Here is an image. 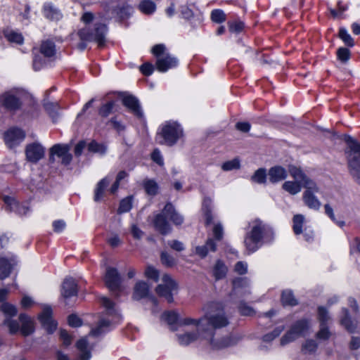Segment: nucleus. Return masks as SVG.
Segmentation results:
<instances>
[{
    "label": "nucleus",
    "mask_w": 360,
    "mask_h": 360,
    "mask_svg": "<svg viewBox=\"0 0 360 360\" xmlns=\"http://www.w3.org/2000/svg\"><path fill=\"white\" fill-rule=\"evenodd\" d=\"M112 179V176L108 175L105 178L102 179L96 185L94 191V199L96 202L101 200L105 194L106 188Z\"/></svg>",
    "instance_id": "24"
},
{
    "label": "nucleus",
    "mask_w": 360,
    "mask_h": 360,
    "mask_svg": "<svg viewBox=\"0 0 360 360\" xmlns=\"http://www.w3.org/2000/svg\"><path fill=\"white\" fill-rule=\"evenodd\" d=\"M239 168H240V161L237 158L225 162L221 165V169L224 171H231V170L237 169Z\"/></svg>",
    "instance_id": "43"
},
{
    "label": "nucleus",
    "mask_w": 360,
    "mask_h": 360,
    "mask_svg": "<svg viewBox=\"0 0 360 360\" xmlns=\"http://www.w3.org/2000/svg\"><path fill=\"white\" fill-rule=\"evenodd\" d=\"M305 221L304 216L302 214H295L292 218V229L295 235L304 233V237L307 241H309L313 238V231L305 227L303 229Z\"/></svg>",
    "instance_id": "15"
},
{
    "label": "nucleus",
    "mask_w": 360,
    "mask_h": 360,
    "mask_svg": "<svg viewBox=\"0 0 360 360\" xmlns=\"http://www.w3.org/2000/svg\"><path fill=\"white\" fill-rule=\"evenodd\" d=\"M319 320L320 321V330L316 334L317 338L320 340H327L330 335V333L326 327V324L329 320V316L326 310L323 307H319L318 309Z\"/></svg>",
    "instance_id": "19"
},
{
    "label": "nucleus",
    "mask_w": 360,
    "mask_h": 360,
    "mask_svg": "<svg viewBox=\"0 0 360 360\" xmlns=\"http://www.w3.org/2000/svg\"><path fill=\"white\" fill-rule=\"evenodd\" d=\"M152 53L157 58L155 65L156 68L160 72H167L178 64V60L166 51L163 44L154 46L152 49Z\"/></svg>",
    "instance_id": "7"
},
{
    "label": "nucleus",
    "mask_w": 360,
    "mask_h": 360,
    "mask_svg": "<svg viewBox=\"0 0 360 360\" xmlns=\"http://www.w3.org/2000/svg\"><path fill=\"white\" fill-rule=\"evenodd\" d=\"M350 252L353 254H359L360 255V240L359 238H354L351 244Z\"/></svg>",
    "instance_id": "64"
},
{
    "label": "nucleus",
    "mask_w": 360,
    "mask_h": 360,
    "mask_svg": "<svg viewBox=\"0 0 360 360\" xmlns=\"http://www.w3.org/2000/svg\"><path fill=\"white\" fill-rule=\"evenodd\" d=\"M144 188L149 195H155L158 192V186L153 180H147L144 183Z\"/></svg>",
    "instance_id": "50"
},
{
    "label": "nucleus",
    "mask_w": 360,
    "mask_h": 360,
    "mask_svg": "<svg viewBox=\"0 0 360 360\" xmlns=\"http://www.w3.org/2000/svg\"><path fill=\"white\" fill-rule=\"evenodd\" d=\"M234 269L238 274H245L248 271V264L243 262H238L236 264Z\"/></svg>",
    "instance_id": "59"
},
{
    "label": "nucleus",
    "mask_w": 360,
    "mask_h": 360,
    "mask_svg": "<svg viewBox=\"0 0 360 360\" xmlns=\"http://www.w3.org/2000/svg\"><path fill=\"white\" fill-rule=\"evenodd\" d=\"M55 156L61 158L62 162L68 165L72 160V155L69 153V148L66 145L56 144L50 150V159L54 160Z\"/></svg>",
    "instance_id": "17"
},
{
    "label": "nucleus",
    "mask_w": 360,
    "mask_h": 360,
    "mask_svg": "<svg viewBox=\"0 0 360 360\" xmlns=\"http://www.w3.org/2000/svg\"><path fill=\"white\" fill-rule=\"evenodd\" d=\"M304 191L302 195V200L306 206L314 210H319L321 207V202L316 194L321 193L318 185L312 180H306L305 185H303Z\"/></svg>",
    "instance_id": "8"
},
{
    "label": "nucleus",
    "mask_w": 360,
    "mask_h": 360,
    "mask_svg": "<svg viewBox=\"0 0 360 360\" xmlns=\"http://www.w3.org/2000/svg\"><path fill=\"white\" fill-rule=\"evenodd\" d=\"M1 310L6 316H15L18 311L15 305L8 302L4 303L2 304Z\"/></svg>",
    "instance_id": "46"
},
{
    "label": "nucleus",
    "mask_w": 360,
    "mask_h": 360,
    "mask_svg": "<svg viewBox=\"0 0 360 360\" xmlns=\"http://www.w3.org/2000/svg\"><path fill=\"white\" fill-rule=\"evenodd\" d=\"M160 260L163 265L169 267L174 266L176 263V259L165 252L161 253Z\"/></svg>",
    "instance_id": "42"
},
{
    "label": "nucleus",
    "mask_w": 360,
    "mask_h": 360,
    "mask_svg": "<svg viewBox=\"0 0 360 360\" xmlns=\"http://www.w3.org/2000/svg\"><path fill=\"white\" fill-rule=\"evenodd\" d=\"M77 287L75 281L72 278H66L62 285L61 294L64 297L76 295Z\"/></svg>",
    "instance_id": "25"
},
{
    "label": "nucleus",
    "mask_w": 360,
    "mask_h": 360,
    "mask_svg": "<svg viewBox=\"0 0 360 360\" xmlns=\"http://www.w3.org/2000/svg\"><path fill=\"white\" fill-rule=\"evenodd\" d=\"M161 319L169 325H172L179 321V316L177 313L174 311H165L162 314Z\"/></svg>",
    "instance_id": "38"
},
{
    "label": "nucleus",
    "mask_w": 360,
    "mask_h": 360,
    "mask_svg": "<svg viewBox=\"0 0 360 360\" xmlns=\"http://www.w3.org/2000/svg\"><path fill=\"white\" fill-rule=\"evenodd\" d=\"M19 320L21 323L20 332L24 336L33 333L34 329V322L30 316L22 314L19 316Z\"/></svg>",
    "instance_id": "26"
},
{
    "label": "nucleus",
    "mask_w": 360,
    "mask_h": 360,
    "mask_svg": "<svg viewBox=\"0 0 360 360\" xmlns=\"http://www.w3.org/2000/svg\"><path fill=\"white\" fill-rule=\"evenodd\" d=\"M349 150L347 159L349 172L355 181L360 184V144L349 137L347 140Z\"/></svg>",
    "instance_id": "6"
},
{
    "label": "nucleus",
    "mask_w": 360,
    "mask_h": 360,
    "mask_svg": "<svg viewBox=\"0 0 360 360\" xmlns=\"http://www.w3.org/2000/svg\"><path fill=\"white\" fill-rule=\"evenodd\" d=\"M145 276L149 279L158 281L159 277L158 271L152 266H148L145 270Z\"/></svg>",
    "instance_id": "53"
},
{
    "label": "nucleus",
    "mask_w": 360,
    "mask_h": 360,
    "mask_svg": "<svg viewBox=\"0 0 360 360\" xmlns=\"http://www.w3.org/2000/svg\"><path fill=\"white\" fill-rule=\"evenodd\" d=\"M20 92L17 90L6 91L0 96V105L8 110H15L20 106Z\"/></svg>",
    "instance_id": "13"
},
{
    "label": "nucleus",
    "mask_w": 360,
    "mask_h": 360,
    "mask_svg": "<svg viewBox=\"0 0 360 360\" xmlns=\"http://www.w3.org/2000/svg\"><path fill=\"white\" fill-rule=\"evenodd\" d=\"M344 317L341 319V324L349 331L352 332L355 328V324L347 316V310H343Z\"/></svg>",
    "instance_id": "44"
},
{
    "label": "nucleus",
    "mask_w": 360,
    "mask_h": 360,
    "mask_svg": "<svg viewBox=\"0 0 360 360\" xmlns=\"http://www.w3.org/2000/svg\"><path fill=\"white\" fill-rule=\"evenodd\" d=\"M14 264V259L8 260L4 257H0V279H4L8 276Z\"/></svg>",
    "instance_id": "30"
},
{
    "label": "nucleus",
    "mask_w": 360,
    "mask_h": 360,
    "mask_svg": "<svg viewBox=\"0 0 360 360\" xmlns=\"http://www.w3.org/2000/svg\"><path fill=\"white\" fill-rule=\"evenodd\" d=\"M25 154L28 161L37 162L44 156V148L41 144L34 143L27 146Z\"/></svg>",
    "instance_id": "20"
},
{
    "label": "nucleus",
    "mask_w": 360,
    "mask_h": 360,
    "mask_svg": "<svg viewBox=\"0 0 360 360\" xmlns=\"http://www.w3.org/2000/svg\"><path fill=\"white\" fill-rule=\"evenodd\" d=\"M4 35L6 39L11 43H15L17 44H22L23 43L24 38L22 35L16 31L6 30L4 32Z\"/></svg>",
    "instance_id": "34"
},
{
    "label": "nucleus",
    "mask_w": 360,
    "mask_h": 360,
    "mask_svg": "<svg viewBox=\"0 0 360 360\" xmlns=\"http://www.w3.org/2000/svg\"><path fill=\"white\" fill-rule=\"evenodd\" d=\"M266 173L265 169H259L257 170L254 175L252 176V180L254 182L258 183V184H263L266 181Z\"/></svg>",
    "instance_id": "45"
},
{
    "label": "nucleus",
    "mask_w": 360,
    "mask_h": 360,
    "mask_svg": "<svg viewBox=\"0 0 360 360\" xmlns=\"http://www.w3.org/2000/svg\"><path fill=\"white\" fill-rule=\"evenodd\" d=\"M226 273L227 267L222 262L218 260L213 268V274L214 277L216 279L223 278L226 276Z\"/></svg>",
    "instance_id": "35"
},
{
    "label": "nucleus",
    "mask_w": 360,
    "mask_h": 360,
    "mask_svg": "<svg viewBox=\"0 0 360 360\" xmlns=\"http://www.w3.org/2000/svg\"><path fill=\"white\" fill-rule=\"evenodd\" d=\"M25 137V134L22 129L12 128L5 133L4 140L9 148H13L22 142Z\"/></svg>",
    "instance_id": "18"
},
{
    "label": "nucleus",
    "mask_w": 360,
    "mask_h": 360,
    "mask_svg": "<svg viewBox=\"0 0 360 360\" xmlns=\"http://www.w3.org/2000/svg\"><path fill=\"white\" fill-rule=\"evenodd\" d=\"M44 15L51 20H58L62 18V14L56 8L50 4H46L43 8Z\"/></svg>",
    "instance_id": "32"
},
{
    "label": "nucleus",
    "mask_w": 360,
    "mask_h": 360,
    "mask_svg": "<svg viewBox=\"0 0 360 360\" xmlns=\"http://www.w3.org/2000/svg\"><path fill=\"white\" fill-rule=\"evenodd\" d=\"M325 213L330 217V219L334 221L340 227L345 226V221L342 220H338L335 218L333 208L329 204H326L324 206Z\"/></svg>",
    "instance_id": "40"
},
{
    "label": "nucleus",
    "mask_w": 360,
    "mask_h": 360,
    "mask_svg": "<svg viewBox=\"0 0 360 360\" xmlns=\"http://www.w3.org/2000/svg\"><path fill=\"white\" fill-rule=\"evenodd\" d=\"M155 290L160 296L165 297L168 302H172L173 293L177 290V284L171 276L165 274L162 277V283L157 286Z\"/></svg>",
    "instance_id": "11"
},
{
    "label": "nucleus",
    "mask_w": 360,
    "mask_h": 360,
    "mask_svg": "<svg viewBox=\"0 0 360 360\" xmlns=\"http://www.w3.org/2000/svg\"><path fill=\"white\" fill-rule=\"evenodd\" d=\"M167 219H169L175 225H181L184 222V217L175 211L173 205L167 204L162 213L157 214L153 221L155 229L162 234L171 231V226Z\"/></svg>",
    "instance_id": "3"
},
{
    "label": "nucleus",
    "mask_w": 360,
    "mask_h": 360,
    "mask_svg": "<svg viewBox=\"0 0 360 360\" xmlns=\"http://www.w3.org/2000/svg\"><path fill=\"white\" fill-rule=\"evenodd\" d=\"M107 32L106 26L103 24H96L94 32H89L86 28L79 31V36L83 41H94L99 46H102L105 43V34Z\"/></svg>",
    "instance_id": "10"
},
{
    "label": "nucleus",
    "mask_w": 360,
    "mask_h": 360,
    "mask_svg": "<svg viewBox=\"0 0 360 360\" xmlns=\"http://www.w3.org/2000/svg\"><path fill=\"white\" fill-rule=\"evenodd\" d=\"M337 53L338 58L343 62L348 60L349 58L350 53L349 51L346 48H340L338 50Z\"/></svg>",
    "instance_id": "58"
},
{
    "label": "nucleus",
    "mask_w": 360,
    "mask_h": 360,
    "mask_svg": "<svg viewBox=\"0 0 360 360\" xmlns=\"http://www.w3.org/2000/svg\"><path fill=\"white\" fill-rule=\"evenodd\" d=\"M77 349L79 352V360H89L91 358L90 349L86 338H82L77 342Z\"/></svg>",
    "instance_id": "27"
},
{
    "label": "nucleus",
    "mask_w": 360,
    "mask_h": 360,
    "mask_svg": "<svg viewBox=\"0 0 360 360\" xmlns=\"http://www.w3.org/2000/svg\"><path fill=\"white\" fill-rule=\"evenodd\" d=\"M203 310L205 315L200 319L187 317L179 320L181 326H192L197 332H186L178 336L181 345H187L200 338L207 340L214 348H222L228 346V343L218 344L214 342V329L224 327L229 322L224 315L222 305L219 302L207 304Z\"/></svg>",
    "instance_id": "1"
},
{
    "label": "nucleus",
    "mask_w": 360,
    "mask_h": 360,
    "mask_svg": "<svg viewBox=\"0 0 360 360\" xmlns=\"http://www.w3.org/2000/svg\"><path fill=\"white\" fill-rule=\"evenodd\" d=\"M132 207V198L131 197H127L123 199L119 207V212H129Z\"/></svg>",
    "instance_id": "51"
},
{
    "label": "nucleus",
    "mask_w": 360,
    "mask_h": 360,
    "mask_svg": "<svg viewBox=\"0 0 360 360\" xmlns=\"http://www.w3.org/2000/svg\"><path fill=\"white\" fill-rule=\"evenodd\" d=\"M238 310L240 313L244 316H250L254 313L253 309L250 307L246 305L244 303H241L240 304Z\"/></svg>",
    "instance_id": "63"
},
{
    "label": "nucleus",
    "mask_w": 360,
    "mask_h": 360,
    "mask_svg": "<svg viewBox=\"0 0 360 360\" xmlns=\"http://www.w3.org/2000/svg\"><path fill=\"white\" fill-rule=\"evenodd\" d=\"M311 323L307 319H302L297 321L281 340L282 345H287L300 337L304 336L309 333L311 329Z\"/></svg>",
    "instance_id": "9"
},
{
    "label": "nucleus",
    "mask_w": 360,
    "mask_h": 360,
    "mask_svg": "<svg viewBox=\"0 0 360 360\" xmlns=\"http://www.w3.org/2000/svg\"><path fill=\"white\" fill-rule=\"evenodd\" d=\"M340 38L349 46H354L353 39L351 37L350 34L347 32V30L345 28L340 29L339 32Z\"/></svg>",
    "instance_id": "49"
},
{
    "label": "nucleus",
    "mask_w": 360,
    "mask_h": 360,
    "mask_svg": "<svg viewBox=\"0 0 360 360\" xmlns=\"http://www.w3.org/2000/svg\"><path fill=\"white\" fill-rule=\"evenodd\" d=\"M4 324L8 327L10 333L14 334L20 330L19 324L16 321L7 319Z\"/></svg>",
    "instance_id": "54"
},
{
    "label": "nucleus",
    "mask_w": 360,
    "mask_h": 360,
    "mask_svg": "<svg viewBox=\"0 0 360 360\" xmlns=\"http://www.w3.org/2000/svg\"><path fill=\"white\" fill-rule=\"evenodd\" d=\"M184 135L181 125L174 121H167L162 124L156 135V141L161 145L172 146Z\"/></svg>",
    "instance_id": "2"
},
{
    "label": "nucleus",
    "mask_w": 360,
    "mask_h": 360,
    "mask_svg": "<svg viewBox=\"0 0 360 360\" xmlns=\"http://www.w3.org/2000/svg\"><path fill=\"white\" fill-rule=\"evenodd\" d=\"M40 51L46 57H51L55 53V46L50 41H45L41 44Z\"/></svg>",
    "instance_id": "37"
},
{
    "label": "nucleus",
    "mask_w": 360,
    "mask_h": 360,
    "mask_svg": "<svg viewBox=\"0 0 360 360\" xmlns=\"http://www.w3.org/2000/svg\"><path fill=\"white\" fill-rule=\"evenodd\" d=\"M104 279L107 287L110 291H122L123 288L121 285L120 276L116 269L108 267L106 270Z\"/></svg>",
    "instance_id": "14"
},
{
    "label": "nucleus",
    "mask_w": 360,
    "mask_h": 360,
    "mask_svg": "<svg viewBox=\"0 0 360 360\" xmlns=\"http://www.w3.org/2000/svg\"><path fill=\"white\" fill-rule=\"evenodd\" d=\"M117 15L120 18L128 17L132 12V8L126 3H123L117 10Z\"/></svg>",
    "instance_id": "41"
},
{
    "label": "nucleus",
    "mask_w": 360,
    "mask_h": 360,
    "mask_svg": "<svg viewBox=\"0 0 360 360\" xmlns=\"http://www.w3.org/2000/svg\"><path fill=\"white\" fill-rule=\"evenodd\" d=\"M139 8V10L143 13L151 14L155 11L156 6L152 1L143 0L140 2Z\"/></svg>",
    "instance_id": "36"
},
{
    "label": "nucleus",
    "mask_w": 360,
    "mask_h": 360,
    "mask_svg": "<svg viewBox=\"0 0 360 360\" xmlns=\"http://www.w3.org/2000/svg\"><path fill=\"white\" fill-rule=\"evenodd\" d=\"M88 149L91 152L98 153L101 154L106 151V147L103 144L98 143L96 141H91L88 145Z\"/></svg>",
    "instance_id": "48"
},
{
    "label": "nucleus",
    "mask_w": 360,
    "mask_h": 360,
    "mask_svg": "<svg viewBox=\"0 0 360 360\" xmlns=\"http://www.w3.org/2000/svg\"><path fill=\"white\" fill-rule=\"evenodd\" d=\"M210 200L205 199L203 202V211L205 218L206 225L213 224L212 234L216 240H220L223 238L224 228L219 221H213V216L208 209L207 206L210 205Z\"/></svg>",
    "instance_id": "12"
},
{
    "label": "nucleus",
    "mask_w": 360,
    "mask_h": 360,
    "mask_svg": "<svg viewBox=\"0 0 360 360\" xmlns=\"http://www.w3.org/2000/svg\"><path fill=\"white\" fill-rule=\"evenodd\" d=\"M212 20L214 22L220 23L226 20V15L223 11L220 9H216L211 13Z\"/></svg>",
    "instance_id": "47"
},
{
    "label": "nucleus",
    "mask_w": 360,
    "mask_h": 360,
    "mask_svg": "<svg viewBox=\"0 0 360 360\" xmlns=\"http://www.w3.org/2000/svg\"><path fill=\"white\" fill-rule=\"evenodd\" d=\"M4 201L10 210L15 212L20 215H25L29 211V207L24 205H20L16 200L10 196H4Z\"/></svg>",
    "instance_id": "23"
},
{
    "label": "nucleus",
    "mask_w": 360,
    "mask_h": 360,
    "mask_svg": "<svg viewBox=\"0 0 360 360\" xmlns=\"http://www.w3.org/2000/svg\"><path fill=\"white\" fill-rule=\"evenodd\" d=\"M302 183L297 180L286 181L282 184V188L290 195H295L302 191Z\"/></svg>",
    "instance_id": "29"
},
{
    "label": "nucleus",
    "mask_w": 360,
    "mask_h": 360,
    "mask_svg": "<svg viewBox=\"0 0 360 360\" xmlns=\"http://www.w3.org/2000/svg\"><path fill=\"white\" fill-rule=\"evenodd\" d=\"M114 107V102L110 101L103 105L100 109V114L103 117H107L112 111Z\"/></svg>",
    "instance_id": "57"
},
{
    "label": "nucleus",
    "mask_w": 360,
    "mask_h": 360,
    "mask_svg": "<svg viewBox=\"0 0 360 360\" xmlns=\"http://www.w3.org/2000/svg\"><path fill=\"white\" fill-rule=\"evenodd\" d=\"M34 304L33 299L29 296L25 295L22 297L20 304L24 309H27L32 307Z\"/></svg>",
    "instance_id": "62"
},
{
    "label": "nucleus",
    "mask_w": 360,
    "mask_h": 360,
    "mask_svg": "<svg viewBox=\"0 0 360 360\" xmlns=\"http://www.w3.org/2000/svg\"><path fill=\"white\" fill-rule=\"evenodd\" d=\"M130 232L135 239H141L143 236V232L136 224L131 226Z\"/></svg>",
    "instance_id": "61"
},
{
    "label": "nucleus",
    "mask_w": 360,
    "mask_h": 360,
    "mask_svg": "<svg viewBox=\"0 0 360 360\" xmlns=\"http://www.w3.org/2000/svg\"><path fill=\"white\" fill-rule=\"evenodd\" d=\"M123 104L137 117H143V112L137 99L132 96H125L122 98Z\"/></svg>",
    "instance_id": "21"
},
{
    "label": "nucleus",
    "mask_w": 360,
    "mask_h": 360,
    "mask_svg": "<svg viewBox=\"0 0 360 360\" xmlns=\"http://www.w3.org/2000/svg\"><path fill=\"white\" fill-rule=\"evenodd\" d=\"M229 28L233 33H239L243 30L244 24L240 21L231 22L229 23Z\"/></svg>",
    "instance_id": "55"
},
{
    "label": "nucleus",
    "mask_w": 360,
    "mask_h": 360,
    "mask_svg": "<svg viewBox=\"0 0 360 360\" xmlns=\"http://www.w3.org/2000/svg\"><path fill=\"white\" fill-rule=\"evenodd\" d=\"M149 286L146 282L138 281L134 285L133 299L140 300L148 295Z\"/></svg>",
    "instance_id": "28"
},
{
    "label": "nucleus",
    "mask_w": 360,
    "mask_h": 360,
    "mask_svg": "<svg viewBox=\"0 0 360 360\" xmlns=\"http://www.w3.org/2000/svg\"><path fill=\"white\" fill-rule=\"evenodd\" d=\"M281 300L284 305L294 306L297 304V300L290 290H284L283 292Z\"/></svg>",
    "instance_id": "39"
},
{
    "label": "nucleus",
    "mask_w": 360,
    "mask_h": 360,
    "mask_svg": "<svg viewBox=\"0 0 360 360\" xmlns=\"http://www.w3.org/2000/svg\"><path fill=\"white\" fill-rule=\"evenodd\" d=\"M39 320L49 333H53L56 329L57 323L52 318V309L50 306H43Z\"/></svg>",
    "instance_id": "16"
},
{
    "label": "nucleus",
    "mask_w": 360,
    "mask_h": 360,
    "mask_svg": "<svg viewBox=\"0 0 360 360\" xmlns=\"http://www.w3.org/2000/svg\"><path fill=\"white\" fill-rule=\"evenodd\" d=\"M101 304L104 307L107 311V315L111 319H102L98 326L91 331L93 335H100L107 330L112 324L117 323L120 319V314L114 308V303L105 297H101Z\"/></svg>",
    "instance_id": "5"
},
{
    "label": "nucleus",
    "mask_w": 360,
    "mask_h": 360,
    "mask_svg": "<svg viewBox=\"0 0 360 360\" xmlns=\"http://www.w3.org/2000/svg\"><path fill=\"white\" fill-rule=\"evenodd\" d=\"M215 250L216 243L212 238H208L205 245L195 248V253L200 257H205L210 251L214 252Z\"/></svg>",
    "instance_id": "31"
},
{
    "label": "nucleus",
    "mask_w": 360,
    "mask_h": 360,
    "mask_svg": "<svg viewBox=\"0 0 360 360\" xmlns=\"http://www.w3.org/2000/svg\"><path fill=\"white\" fill-rule=\"evenodd\" d=\"M317 344L314 340H310L306 341V342L302 346V350L305 353L313 352L316 349Z\"/></svg>",
    "instance_id": "56"
},
{
    "label": "nucleus",
    "mask_w": 360,
    "mask_h": 360,
    "mask_svg": "<svg viewBox=\"0 0 360 360\" xmlns=\"http://www.w3.org/2000/svg\"><path fill=\"white\" fill-rule=\"evenodd\" d=\"M249 229L245 236L244 244L248 252L252 253L261 245L266 226L259 219H255L249 224Z\"/></svg>",
    "instance_id": "4"
},
{
    "label": "nucleus",
    "mask_w": 360,
    "mask_h": 360,
    "mask_svg": "<svg viewBox=\"0 0 360 360\" xmlns=\"http://www.w3.org/2000/svg\"><path fill=\"white\" fill-rule=\"evenodd\" d=\"M283 329L284 327L283 326L276 327L272 333H268L263 337V341L271 342L278 337L283 332Z\"/></svg>",
    "instance_id": "52"
},
{
    "label": "nucleus",
    "mask_w": 360,
    "mask_h": 360,
    "mask_svg": "<svg viewBox=\"0 0 360 360\" xmlns=\"http://www.w3.org/2000/svg\"><path fill=\"white\" fill-rule=\"evenodd\" d=\"M60 338L65 346H69L72 342V338L67 331L62 330L60 332Z\"/></svg>",
    "instance_id": "60"
},
{
    "label": "nucleus",
    "mask_w": 360,
    "mask_h": 360,
    "mask_svg": "<svg viewBox=\"0 0 360 360\" xmlns=\"http://www.w3.org/2000/svg\"><path fill=\"white\" fill-rule=\"evenodd\" d=\"M268 176L271 183H278L287 178L288 171L281 166H274L269 169Z\"/></svg>",
    "instance_id": "22"
},
{
    "label": "nucleus",
    "mask_w": 360,
    "mask_h": 360,
    "mask_svg": "<svg viewBox=\"0 0 360 360\" xmlns=\"http://www.w3.org/2000/svg\"><path fill=\"white\" fill-rule=\"evenodd\" d=\"M288 172L294 180H297L300 181H302L303 185H305L306 180H311L304 174L300 167L295 165H290L288 166Z\"/></svg>",
    "instance_id": "33"
}]
</instances>
